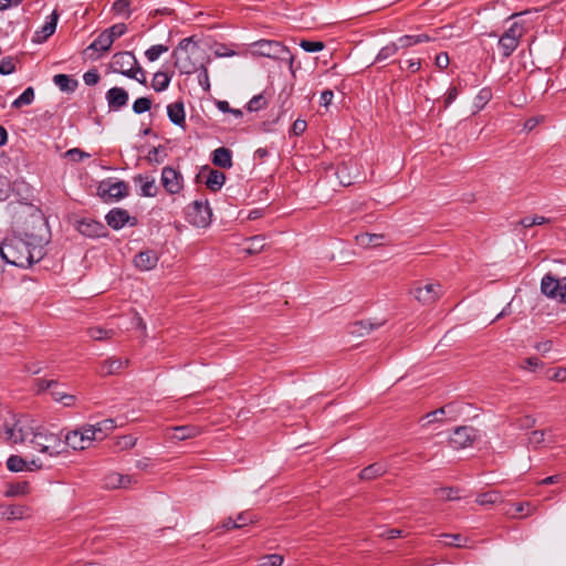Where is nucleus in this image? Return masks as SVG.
I'll list each match as a JSON object with an SVG mask.
<instances>
[{"label": "nucleus", "instance_id": "nucleus-55", "mask_svg": "<svg viewBox=\"0 0 566 566\" xmlns=\"http://www.w3.org/2000/svg\"><path fill=\"white\" fill-rule=\"evenodd\" d=\"M36 391L41 394L48 389H52L53 387H59V382L56 380H46V379H36L35 380Z\"/></svg>", "mask_w": 566, "mask_h": 566}, {"label": "nucleus", "instance_id": "nucleus-22", "mask_svg": "<svg viewBox=\"0 0 566 566\" xmlns=\"http://www.w3.org/2000/svg\"><path fill=\"white\" fill-rule=\"evenodd\" d=\"M212 163L217 167L229 169L232 167V151L227 147H219L212 153Z\"/></svg>", "mask_w": 566, "mask_h": 566}, {"label": "nucleus", "instance_id": "nucleus-39", "mask_svg": "<svg viewBox=\"0 0 566 566\" xmlns=\"http://www.w3.org/2000/svg\"><path fill=\"white\" fill-rule=\"evenodd\" d=\"M398 50H399V46H398L397 42L389 43L380 49L375 61L376 62L385 61V60L389 59L390 56L395 55L398 52Z\"/></svg>", "mask_w": 566, "mask_h": 566}, {"label": "nucleus", "instance_id": "nucleus-1", "mask_svg": "<svg viewBox=\"0 0 566 566\" xmlns=\"http://www.w3.org/2000/svg\"><path fill=\"white\" fill-rule=\"evenodd\" d=\"M4 439L10 443H24L30 441L32 447L50 457H57L65 452L63 440L56 433L50 432L41 426H34L33 421L19 419L11 427L4 426Z\"/></svg>", "mask_w": 566, "mask_h": 566}, {"label": "nucleus", "instance_id": "nucleus-38", "mask_svg": "<svg viewBox=\"0 0 566 566\" xmlns=\"http://www.w3.org/2000/svg\"><path fill=\"white\" fill-rule=\"evenodd\" d=\"M169 50L167 45L156 44L145 51V56L149 62H155L159 59L163 53Z\"/></svg>", "mask_w": 566, "mask_h": 566}, {"label": "nucleus", "instance_id": "nucleus-54", "mask_svg": "<svg viewBox=\"0 0 566 566\" xmlns=\"http://www.w3.org/2000/svg\"><path fill=\"white\" fill-rule=\"evenodd\" d=\"M199 69H200V72L198 74V82H199L200 86L206 92H208L210 90V82H209L208 70H207V67L203 64H201Z\"/></svg>", "mask_w": 566, "mask_h": 566}, {"label": "nucleus", "instance_id": "nucleus-52", "mask_svg": "<svg viewBox=\"0 0 566 566\" xmlns=\"http://www.w3.org/2000/svg\"><path fill=\"white\" fill-rule=\"evenodd\" d=\"M381 238H382V235H380V234H369V233H365V234L356 237L357 241L361 245H369V244L376 245V244H378V241Z\"/></svg>", "mask_w": 566, "mask_h": 566}, {"label": "nucleus", "instance_id": "nucleus-4", "mask_svg": "<svg viewBox=\"0 0 566 566\" xmlns=\"http://www.w3.org/2000/svg\"><path fill=\"white\" fill-rule=\"evenodd\" d=\"M251 54L254 56H264L273 60H281L289 62L290 66L293 64V55L286 46L281 42L274 40H259L251 44Z\"/></svg>", "mask_w": 566, "mask_h": 566}, {"label": "nucleus", "instance_id": "nucleus-24", "mask_svg": "<svg viewBox=\"0 0 566 566\" xmlns=\"http://www.w3.org/2000/svg\"><path fill=\"white\" fill-rule=\"evenodd\" d=\"M381 326V323H371L369 321H359L349 325V334L356 337L368 335L373 329Z\"/></svg>", "mask_w": 566, "mask_h": 566}, {"label": "nucleus", "instance_id": "nucleus-43", "mask_svg": "<svg viewBox=\"0 0 566 566\" xmlns=\"http://www.w3.org/2000/svg\"><path fill=\"white\" fill-rule=\"evenodd\" d=\"M192 45V50H198L197 45L192 43V38L182 39L178 46L174 50L172 56H180L189 51V46Z\"/></svg>", "mask_w": 566, "mask_h": 566}, {"label": "nucleus", "instance_id": "nucleus-40", "mask_svg": "<svg viewBox=\"0 0 566 566\" xmlns=\"http://www.w3.org/2000/svg\"><path fill=\"white\" fill-rule=\"evenodd\" d=\"M87 333H88L90 337L95 340L107 339L114 335L113 329H104L98 326L88 328Z\"/></svg>", "mask_w": 566, "mask_h": 566}, {"label": "nucleus", "instance_id": "nucleus-12", "mask_svg": "<svg viewBox=\"0 0 566 566\" xmlns=\"http://www.w3.org/2000/svg\"><path fill=\"white\" fill-rule=\"evenodd\" d=\"M161 185L170 195H177L184 186L182 175L172 167H164L161 170Z\"/></svg>", "mask_w": 566, "mask_h": 566}, {"label": "nucleus", "instance_id": "nucleus-32", "mask_svg": "<svg viewBox=\"0 0 566 566\" xmlns=\"http://www.w3.org/2000/svg\"><path fill=\"white\" fill-rule=\"evenodd\" d=\"M170 81L171 76H169L166 72L158 71L154 74L151 87L156 92H163L168 88Z\"/></svg>", "mask_w": 566, "mask_h": 566}, {"label": "nucleus", "instance_id": "nucleus-51", "mask_svg": "<svg viewBox=\"0 0 566 566\" xmlns=\"http://www.w3.org/2000/svg\"><path fill=\"white\" fill-rule=\"evenodd\" d=\"M283 557L279 554L266 555L261 558L259 566H282Z\"/></svg>", "mask_w": 566, "mask_h": 566}, {"label": "nucleus", "instance_id": "nucleus-56", "mask_svg": "<svg viewBox=\"0 0 566 566\" xmlns=\"http://www.w3.org/2000/svg\"><path fill=\"white\" fill-rule=\"evenodd\" d=\"M235 525H238V528H242L254 521V516L249 512H242L238 514V516L234 518Z\"/></svg>", "mask_w": 566, "mask_h": 566}, {"label": "nucleus", "instance_id": "nucleus-20", "mask_svg": "<svg viewBox=\"0 0 566 566\" xmlns=\"http://www.w3.org/2000/svg\"><path fill=\"white\" fill-rule=\"evenodd\" d=\"M126 364L127 360H123L122 358L117 357H111L101 363L97 371L101 376L104 377L115 375L118 374Z\"/></svg>", "mask_w": 566, "mask_h": 566}, {"label": "nucleus", "instance_id": "nucleus-21", "mask_svg": "<svg viewBox=\"0 0 566 566\" xmlns=\"http://www.w3.org/2000/svg\"><path fill=\"white\" fill-rule=\"evenodd\" d=\"M134 182L140 185L139 195L143 197H155L158 191L155 178L144 175H137L134 177Z\"/></svg>", "mask_w": 566, "mask_h": 566}, {"label": "nucleus", "instance_id": "nucleus-46", "mask_svg": "<svg viewBox=\"0 0 566 566\" xmlns=\"http://www.w3.org/2000/svg\"><path fill=\"white\" fill-rule=\"evenodd\" d=\"M443 538H450L451 542H446V545L454 546V547H467L468 538L461 536L460 534H441Z\"/></svg>", "mask_w": 566, "mask_h": 566}, {"label": "nucleus", "instance_id": "nucleus-60", "mask_svg": "<svg viewBox=\"0 0 566 566\" xmlns=\"http://www.w3.org/2000/svg\"><path fill=\"white\" fill-rule=\"evenodd\" d=\"M99 78V74L96 70H90L83 75L84 83L90 86L97 84Z\"/></svg>", "mask_w": 566, "mask_h": 566}, {"label": "nucleus", "instance_id": "nucleus-29", "mask_svg": "<svg viewBox=\"0 0 566 566\" xmlns=\"http://www.w3.org/2000/svg\"><path fill=\"white\" fill-rule=\"evenodd\" d=\"M226 182V175L222 171L211 169L206 180L207 187L211 191H218Z\"/></svg>", "mask_w": 566, "mask_h": 566}, {"label": "nucleus", "instance_id": "nucleus-27", "mask_svg": "<svg viewBox=\"0 0 566 566\" xmlns=\"http://www.w3.org/2000/svg\"><path fill=\"white\" fill-rule=\"evenodd\" d=\"M53 83L62 91V92H65V93H73L77 85H78V82L71 77L70 75H66V74H56L53 76Z\"/></svg>", "mask_w": 566, "mask_h": 566}, {"label": "nucleus", "instance_id": "nucleus-11", "mask_svg": "<svg viewBox=\"0 0 566 566\" xmlns=\"http://www.w3.org/2000/svg\"><path fill=\"white\" fill-rule=\"evenodd\" d=\"M478 430L471 426H462L454 429L450 437V444L454 449H463L471 446L478 438Z\"/></svg>", "mask_w": 566, "mask_h": 566}, {"label": "nucleus", "instance_id": "nucleus-57", "mask_svg": "<svg viewBox=\"0 0 566 566\" xmlns=\"http://www.w3.org/2000/svg\"><path fill=\"white\" fill-rule=\"evenodd\" d=\"M446 413V407H442V408H439L434 411H431V412H428L422 419L421 421H423L422 426H427L433 421H436L437 419H439V417L443 416Z\"/></svg>", "mask_w": 566, "mask_h": 566}, {"label": "nucleus", "instance_id": "nucleus-45", "mask_svg": "<svg viewBox=\"0 0 566 566\" xmlns=\"http://www.w3.org/2000/svg\"><path fill=\"white\" fill-rule=\"evenodd\" d=\"M436 494L443 499V500H448V501H453V500H459L460 496H459V490L458 489H453V488H441V489H438L436 490Z\"/></svg>", "mask_w": 566, "mask_h": 566}, {"label": "nucleus", "instance_id": "nucleus-63", "mask_svg": "<svg viewBox=\"0 0 566 566\" xmlns=\"http://www.w3.org/2000/svg\"><path fill=\"white\" fill-rule=\"evenodd\" d=\"M307 124L304 119L297 118L291 128V133L295 136L302 135L306 130Z\"/></svg>", "mask_w": 566, "mask_h": 566}, {"label": "nucleus", "instance_id": "nucleus-62", "mask_svg": "<svg viewBox=\"0 0 566 566\" xmlns=\"http://www.w3.org/2000/svg\"><path fill=\"white\" fill-rule=\"evenodd\" d=\"M10 192V181L7 177L0 175V201L8 198Z\"/></svg>", "mask_w": 566, "mask_h": 566}, {"label": "nucleus", "instance_id": "nucleus-61", "mask_svg": "<svg viewBox=\"0 0 566 566\" xmlns=\"http://www.w3.org/2000/svg\"><path fill=\"white\" fill-rule=\"evenodd\" d=\"M528 441L534 447L542 444L545 441V431L544 430H535L530 434Z\"/></svg>", "mask_w": 566, "mask_h": 566}, {"label": "nucleus", "instance_id": "nucleus-31", "mask_svg": "<svg viewBox=\"0 0 566 566\" xmlns=\"http://www.w3.org/2000/svg\"><path fill=\"white\" fill-rule=\"evenodd\" d=\"M174 57L175 66L180 71L181 74H192L199 70V67L191 61L189 55H180Z\"/></svg>", "mask_w": 566, "mask_h": 566}, {"label": "nucleus", "instance_id": "nucleus-13", "mask_svg": "<svg viewBox=\"0 0 566 566\" xmlns=\"http://www.w3.org/2000/svg\"><path fill=\"white\" fill-rule=\"evenodd\" d=\"M107 226L114 230H120L126 224L134 227L137 224V219L129 216L128 211L122 208H113L105 216Z\"/></svg>", "mask_w": 566, "mask_h": 566}, {"label": "nucleus", "instance_id": "nucleus-34", "mask_svg": "<svg viewBox=\"0 0 566 566\" xmlns=\"http://www.w3.org/2000/svg\"><path fill=\"white\" fill-rule=\"evenodd\" d=\"M265 248V238L262 235H255L248 239V245L245 251L249 254H256L263 251Z\"/></svg>", "mask_w": 566, "mask_h": 566}, {"label": "nucleus", "instance_id": "nucleus-53", "mask_svg": "<svg viewBox=\"0 0 566 566\" xmlns=\"http://www.w3.org/2000/svg\"><path fill=\"white\" fill-rule=\"evenodd\" d=\"M127 31V28L124 23H117V24H114L112 25L111 28L106 29V32L111 35V38L113 39V42L124 35Z\"/></svg>", "mask_w": 566, "mask_h": 566}, {"label": "nucleus", "instance_id": "nucleus-49", "mask_svg": "<svg viewBox=\"0 0 566 566\" xmlns=\"http://www.w3.org/2000/svg\"><path fill=\"white\" fill-rule=\"evenodd\" d=\"M492 98V91L491 88L484 87L482 88L479 94L475 97V106L479 108L484 107L490 99Z\"/></svg>", "mask_w": 566, "mask_h": 566}, {"label": "nucleus", "instance_id": "nucleus-48", "mask_svg": "<svg viewBox=\"0 0 566 566\" xmlns=\"http://www.w3.org/2000/svg\"><path fill=\"white\" fill-rule=\"evenodd\" d=\"M300 46L308 53L319 52L324 49V43L321 41L302 40Z\"/></svg>", "mask_w": 566, "mask_h": 566}, {"label": "nucleus", "instance_id": "nucleus-41", "mask_svg": "<svg viewBox=\"0 0 566 566\" xmlns=\"http://www.w3.org/2000/svg\"><path fill=\"white\" fill-rule=\"evenodd\" d=\"M112 11L115 14L125 15L126 18H129V15H130L129 0H116L112 6Z\"/></svg>", "mask_w": 566, "mask_h": 566}, {"label": "nucleus", "instance_id": "nucleus-8", "mask_svg": "<svg viewBox=\"0 0 566 566\" xmlns=\"http://www.w3.org/2000/svg\"><path fill=\"white\" fill-rule=\"evenodd\" d=\"M93 441H95L94 431L91 430L87 424H85L78 429L69 431L65 434L63 440V448L67 446L73 450H85L92 444Z\"/></svg>", "mask_w": 566, "mask_h": 566}, {"label": "nucleus", "instance_id": "nucleus-2", "mask_svg": "<svg viewBox=\"0 0 566 566\" xmlns=\"http://www.w3.org/2000/svg\"><path fill=\"white\" fill-rule=\"evenodd\" d=\"M0 252L4 263L28 269L43 258L41 243L12 235L6 238L0 244Z\"/></svg>", "mask_w": 566, "mask_h": 566}, {"label": "nucleus", "instance_id": "nucleus-33", "mask_svg": "<svg viewBox=\"0 0 566 566\" xmlns=\"http://www.w3.org/2000/svg\"><path fill=\"white\" fill-rule=\"evenodd\" d=\"M34 96L35 94L33 87L29 86L18 98L12 102V107L21 108L22 106L31 105L34 101Z\"/></svg>", "mask_w": 566, "mask_h": 566}, {"label": "nucleus", "instance_id": "nucleus-6", "mask_svg": "<svg viewBox=\"0 0 566 566\" xmlns=\"http://www.w3.org/2000/svg\"><path fill=\"white\" fill-rule=\"evenodd\" d=\"M9 213L15 219L18 224L28 223L31 219L32 223H42L43 218L41 211L33 205L27 202H10L8 205Z\"/></svg>", "mask_w": 566, "mask_h": 566}, {"label": "nucleus", "instance_id": "nucleus-35", "mask_svg": "<svg viewBox=\"0 0 566 566\" xmlns=\"http://www.w3.org/2000/svg\"><path fill=\"white\" fill-rule=\"evenodd\" d=\"M500 501H502L501 493L495 490L479 494L476 497V503L480 505L495 504Z\"/></svg>", "mask_w": 566, "mask_h": 566}, {"label": "nucleus", "instance_id": "nucleus-42", "mask_svg": "<svg viewBox=\"0 0 566 566\" xmlns=\"http://www.w3.org/2000/svg\"><path fill=\"white\" fill-rule=\"evenodd\" d=\"M120 480H122V474H119L117 472H112V473H108L107 475H105V478L103 480V485L106 489H119Z\"/></svg>", "mask_w": 566, "mask_h": 566}, {"label": "nucleus", "instance_id": "nucleus-44", "mask_svg": "<svg viewBox=\"0 0 566 566\" xmlns=\"http://www.w3.org/2000/svg\"><path fill=\"white\" fill-rule=\"evenodd\" d=\"M151 107V99L148 97H139L133 104V111L136 114L148 112Z\"/></svg>", "mask_w": 566, "mask_h": 566}, {"label": "nucleus", "instance_id": "nucleus-3", "mask_svg": "<svg viewBox=\"0 0 566 566\" xmlns=\"http://www.w3.org/2000/svg\"><path fill=\"white\" fill-rule=\"evenodd\" d=\"M113 71L122 75L134 78L138 83L146 85L145 71L139 66L136 56L132 52H119L114 54L112 61Z\"/></svg>", "mask_w": 566, "mask_h": 566}, {"label": "nucleus", "instance_id": "nucleus-7", "mask_svg": "<svg viewBox=\"0 0 566 566\" xmlns=\"http://www.w3.org/2000/svg\"><path fill=\"white\" fill-rule=\"evenodd\" d=\"M541 291L547 297L566 304V276L557 279L551 273L545 274L541 282Z\"/></svg>", "mask_w": 566, "mask_h": 566}, {"label": "nucleus", "instance_id": "nucleus-16", "mask_svg": "<svg viewBox=\"0 0 566 566\" xmlns=\"http://www.w3.org/2000/svg\"><path fill=\"white\" fill-rule=\"evenodd\" d=\"M106 101L112 111H118L128 102V93L123 87H112L106 93Z\"/></svg>", "mask_w": 566, "mask_h": 566}, {"label": "nucleus", "instance_id": "nucleus-36", "mask_svg": "<svg viewBox=\"0 0 566 566\" xmlns=\"http://www.w3.org/2000/svg\"><path fill=\"white\" fill-rule=\"evenodd\" d=\"M29 492V483L28 482H19L14 484H10L4 492L7 497H13L19 495H24Z\"/></svg>", "mask_w": 566, "mask_h": 566}, {"label": "nucleus", "instance_id": "nucleus-9", "mask_svg": "<svg viewBox=\"0 0 566 566\" xmlns=\"http://www.w3.org/2000/svg\"><path fill=\"white\" fill-rule=\"evenodd\" d=\"M211 208L207 200H196L187 208V218L196 227H207L211 222Z\"/></svg>", "mask_w": 566, "mask_h": 566}, {"label": "nucleus", "instance_id": "nucleus-30", "mask_svg": "<svg viewBox=\"0 0 566 566\" xmlns=\"http://www.w3.org/2000/svg\"><path fill=\"white\" fill-rule=\"evenodd\" d=\"M113 39L111 38V35L106 32V30H104L92 43L91 45L88 46V50H94V51H102V52H106L111 49L112 44H113Z\"/></svg>", "mask_w": 566, "mask_h": 566}, {"label": "nucleus", "instance_id": "nucleus-5", "mask_svg": "<svg viewBox=\"0 0 566 566\" xmlns=\"http://www.w3.org/2000/svg\"><path fill=\"white\" fill-rule=\"evenodd\" d=\"M524 33L525 27L516 21L500 36L497 44L502 51L503 59H507L513 54Z\"/></svg>", "mask_w": 566, "mask_h": 566}, {"label": "nucleus", "instance_id": "nucleus-17", "mask_svg": "<svg viewBox=\"0 0 566 566\" xmlns=\"http://www.w3.org/2000/svg\"><path fill=\"white\" fill-rule=\"evenodd\" d=\"M158 262V255L153 250L140 251L134 259L135 266L142 271L153 270Z\"/></svg>", "mask_w": 566, "mask_h": 566}, {"label": "nucleus", "instance_id": "nucleus-18", "mask_svg": "<svg viewBox=\"0 0 566 566\" xmlns=\"http://www.w3.org/2000/svg\"><path fill=\"white\" fill-rule=\"evenodd\" d=\"M167 114L172 124L185 128L186 126V113L185 105L182 101H177L167 106Z\"/></svg>", "mask_w": 566, "mask_h": 566}, {"label": "nucleus", "instance_id": "nucleus-23", "mask_svg": "<svg viewBox=\"0 0 566 566\" xmlns=\"http://www.w3.org/2000/svg\"><path fill=\"white\" fill-rule=\"evenodd\" d=\"M94 431L95 441L103 440L109 432L116 428L114 419H104L95 424H87Z\"/></svg>", "mask_w": 566, "mask_h": 566}, {"label": "nucleus", "instance_id": "nucleus-10", "mask_svg": "<svg viewBox=\"0 0 566 566\" xmlns=\"http://www.w3.org/2000/svg\"><path fill=\"white\" fill-rule=\"evenodd\" d=\"M128 185L120 180L116 182L102 181L98 186V195L104 201L120 200L128 196Z\"/></svg>", "mask_w": 566, "mask_h": 566}, {"label": "nucleus", "instance_id": "nucleus-28", "mask_svg": "<svg viewBox=\"0 0 566 566\" xmlns=\"http://www.w3.org/2000/svg\"><path fill=\"white\" fill-rule=\"evenodd\" d=\"M59 21V13L54 10L49 17L40 32H36L40 38L39 41H45L49 36H51L56 29V24Z\"/></svg>", "mask_w": 566, "mask_h": 566}, {"label": "nucleus", "instance_id": "nucleus-37", "mask_svg": "<svg viewBox=\"0 0 566 566\" xmlns=\"http://www.w3.org/2000/svg\"><path fill=\"white\" fill-rule=\"evenodd\" d=\"M25 467L27 461L19 455H10L7 460V468L11 472H21Z\"/></svg>", "mask_w": 566, "mask_h": 566}, {"label": "nucleus", "instance_id": "nucleus-47", "mask_svg": "<svg viewBox=\"0 0 566 566\" xmlns=\"http://www.w3.org/2000/svg\"><path fill=\"white\" fill-rule=\"evenodd\" d=\"M265 105H266V102H265L264 96L262 94H259V95L253 96L249 101L247 108L249 112H256V111L264 108Z\"/></svg>", "mask_w": 566, "mask_h": 566}, {"label": "nucleus", "instance_id": "nucleus-14", "mask_svg": "<svg viewBox=\"0 0 566 566\" xmlns=\"http://www.w3.org/2000/svg\"><path fill=\"white\" fill-rule=\"evenodd\" d=\"M413 295L424 305L432 304L442 295V285L439 283H427L415 289Z\"/></svg>", "mask_w": 566, "mask_h": 566}, {"label": "nucleus", "instance_id": "nucleus-15", "mask_svg": "<svg viewBox=\"0 0 566 566\" xmlns=\"http://www.w3.org/2000/svg\"><path fill=\"white\" fill-rule=\"evenodd\" d=\"M78 232L88 238H102L107 234V228L102 222L93 219H82L76 226Z\"/></svg>", "mask_w": 566, "mask_h": 566}, {"label": "nucleus", "instance_id": "nucleus-26", "mask_svg": "<svg viewBox=\"0 0 566 566\" xmlns=\"http://www.w3.org/2000/svg\"><path fill=\"white\" fill-rule=\"evenodd\" d=\"M200 433V429L196 426H180L175 427L172 429V433L170 434L171 440L182 441L186 439H191L197 437Z\"/></svg>", "mask_w": 566, "mask_h": 566}, {"label": "nucleus", "instance_id": "nucleus-64", "mask_svg": "<svg viewBox=\"0 0 566 566\" xmlns=\"http://www.w3.org/2000/svg\"><path fill=\"white\" fill-rule=\"evenodd\" d=\"M136 444V439L132 436H123L122 438H119V440L117 441V446L119 449L124 450V449H130L133 448L134 446Z\"/></svg>", "mask_w": 566, "mask_h": 566}, {"label": "nucleus", "instance_id": "nucleus-50", "mask_svg": "<svg viewBox=\"0 0 566 566\" xmlns=\"http://www.w3.org/2000/svg\"><path fill=\"white\" fill-rule=\"evenodd\" d=\"M15 72L14 59L7 56L0 62V74L9 75Z\"/></svg>", "mask_w": 566, "mask_h": 566}, {"label": "nucleus", "instance_id": "nucleus-58", "mask_svg": "<svg viewBox=\"0 0 566 566\" xmlns=\"http://www.w3.org/2000/svg\"><path fill=\"white\" fill-rule=\"evenodd\" d=\"M65 157L74 160V161H81L83 160L84 158H88L90 157V154L83 151L82 149L80 148H72V149H69L66 153H65Z\"/></svg>", "mask_w": 566, "mask_h": 566}, {"label": "nucleus", "instance_id": "nucleus-19", "mask_svg": "<svg viewBox=\"0 0 566 566\" xmlns=\"http://www.w3.org/2000/svg\"><path fill=\"white\" fill-rule=\"evenodd\" d=\"M29 509L25 505H0V515L8 521L22 520L28 516Z\"/></svg>", "mask_w": 566, "mask_h": 566}, {"label": "nucleus", "instance_id": "nucleus-25", "mask_svg": "<svg viewBox=\"0 0 566 566\" xmlns=\"http://www.w3.org/2000/svg\"><path fill=\"white\" fill-rule=\"evenodd\" d=\"M387 471H388V465L386 463L376 462V463H373V464L364 468L359 473V478L361 480H373V479L384 475Z\"/></svg>", "mask_w": 566, "mask_h": 566}, {"label": "nucleus", "instance_id": "nucleus-59", "mask_svg": "<svg viewBox=\"0 0 566 566\" xmlns=\"http://www.w3.org/2000/svg\"><path fill=\"white\" fill-rule=\"evenodd\" d=\"M396 42H397L399 49H407V48L418 44L417 36L409 35V34L400 36Z\"/></svg>", "mask_w": 566, "mask_h": 566}]
</instances>
